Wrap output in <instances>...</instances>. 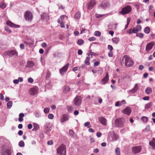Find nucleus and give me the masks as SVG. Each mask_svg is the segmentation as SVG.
<instances>
[{
    "instance_id": "obj_1",
    "label": "nucleus",
    "mask_w": 155,
    "mask_h": 155,
    "mask_svg": "<svg viewBox=\"0 0 155 155\" xmlns=\"http://www.w3.org/2000/svg\"><path fill=\"white\" fill-rule=\"evenodd\" d=\"M121 65L127 67L132 66L134 64L133 60L128 55H125L121 61Z\"/></svg>"
},
{
    "instance_id": "obj_2",
    "label": "nucleus",
    "mask_w": 155,
    "mask_h": 155,
    "mask_svg": "<svg viewBox=\"0 0 155 155\" xmlns=\"http://www.w3.org/2000/svg\"><path fill=\"white\" fill-rule=\"evenodd\" d=\"M126 120L124 118L117 119L114 121L115 124L117 127H122L124 126Z\"/></svg>"
},
{
    "instance_id": "obj_3",
    "label": "nucleus",
    "mask_w": 155,
    "mask_h": 155,
    "mask_svg": "<svg viewBox=\"0 0 155 155\" xmlns=\"http://www.w3.org/2000/svg\"><path fill=\"white\" fill-rule=\"evenodd\" d=\"M66 147L63 144H61L57 149L58 155H65Z\"/></svg>"
},
{
    "instance_id": "obj_4",
    "label": "nucleus",
    "mask_w": 155,
    "mask_h": 155,
    "mask_svg": "<svg viewBox=\"0 0 155 155\" xmlns=\"http://www.w3.org/2000/svg\"><path fill=\"white\" fill-rule=\"evenodd\" d=\"M132 10V8L130 6H127L123 8L121 11L119 12L120 14L123 15L127 14L130 13Z\"/></svg>"
},
{
    "instance_id": "obj_5",
    "label": "nucleus",
    "mask_w": 155,
    "mask_h": 155,
    "mask_svg": "<svg viewBox=\"0 0 155 155\" xmlns=\"http://www.w3.org/2000/svg\"><path fill=\"white\" fill-rule=\"evenodd\" d=\"M24 17L26 21L31 22L33 19V16L32 13L31 12L27 11L25 13Z\"/></svg>"
},
{
    "instance_id": "obj_6",
    "label": "nucleus",
    "mask_w": 155,
    "mask_h": 155,
    "mask_svg": "<svg viewBox=\"0 0 155 155\" xmlns=\"http://www.w3.org/2000/svg\"><path fill=\"white\" fill-rule=\"evenodd\" d=\"M73 102L74 105L76 106L80 105L82 102V98L80 96H77L74 99Z\"/></svg>"
},
{
    "instance_id": "obj_7",
    "label": "nucleus",
    "mask_w": 155,
    "mask_h": 155,
    "mask_svg": "<svg viewBox=\"0 0 155 155\" xmlns=\"http://www.w3.org/2000/svg\"><path fill=\"white\" fill-rule=\"evenodd\" d=\"M69 64L68 63L60 69L59 72L61 75H63L67 71L69 67Z\"/></svg>"
},
{
    "instance_id": "obj_8",
    "label": "nucleus",
    "mask_w": 155,
    "mask_h": 155,
    "mask_svg": "<svg viewBox=\"0 0 155 155\" xmlns=\"http://www.w3.org/2000/svg\"><path fill=\"white\" fill-rule=\"evenodd\" d=\"M141 150L142 148L140 146L134 147L132 148V151L134 154L140 153Z\"/></svg>"
},
{
    "instance_id": "obj_9",
    "label": "nucleus",
    "mask_w": 155,
    "mask_h": 155,
    "mask_svg": "<svg viewBox=\"0 0 155 155\" xmlns=\"http://www.w3.org/2000/svg\"><path fill=\"white\" fill-rule=\"evenodd\" d=\"M6 53L8 55L11 57L17 56L18 54V52L14 50L8 51L6 52Z\"/></svg>"
},
{
    "instance_id": "obj_10",
    "label": "nucleus",
    "mask_w": 155,
    "mask_h": 155,
    "mask_svg": "<svg viewBox=\"0 0 155 155\" xmlns=\"http://www.w3.org/2000/svg\"><path fill=\"white\" fill-rule=\"evenodd\" d=\"M109 80V76L108 73L107 72L105 76L101 80V82L102 84H106Z\"/></svg>"
},
{
    "instance_id": "obj_11",
    "label": "nucleus",
    "mask_w": 155,
    "mask_h": 155,
    "mask_svg": "<svg viewBox=\"0 0 155 155\" xmlns=\"http://www.w3.org/2000/svg\"><path fill=\"white\" fill-rule=\"evenodd\" d=\"M98 119L100 122L103 125L106 126L107 125V120L104 117H98Z\"/></svg>"
},
{
    "instance_id": "obj_12",
    "label": "nucleus",
    "mask_w": 155,
    "mask_h": 155,
    "mask_svg": "<svg viewBox=\"0 0 155 155\" xmlns=\"http://www.w3.org/2000/svg\"><path fill=\"white\" fill-rule=\"evenodd\" d=\"M29 92L31 95H35L38 93L37 89L36 88H31L29 90Z\"/></svg>"
},
{
    "instance_id": "obj_13",
    "label": "nucleus",
    "mask_w": 155,
    "mask_h": 155,
    "mask_svg": "<svg viewBox=\"0 0 155 155\" xmlns=\"http://www.w3.org/2000/svg\"><path fill=\"white\" fill-rule=\"evenodd\" d=\"M96 5L95 1L94 0H91L88 4L87 8L88 9H91Z\"/></svg>"
},
{
    "instance_id": "obj_14",
    "label": "nucleus",
    "mask_w": 155,
    "mask_h": 155,
    "mask_svg": "<svg viewBox=\"0 0 155 155\" xmlns=\"http://www.w3.org/2000/svg\"><path fill=\"white\" fill-rule=\"evenodd\" d=\"M123 112L124 114L129 115L131 112V109L129 107H127L123 110Z\"/></svg>"
},
{
    "instance_id": "obj_15",
    "label": "nucleus",
    "mask_w": 155,
    "mask_h": 155,
    "mask_svg": "<svg viewBox=\"0 0 155 155\" xmlns=\"http://www.w3.org/2000/svg\"><path fill=\"white\" fill-rule=\"evenodd\" d=\"M141 27L140 25H137L135 27L133 28L132 29V32L133 33H137V32L141 31Z\"/></svg>"
},
{
    "instance_id": "obj_16",
    "label": "nucleus",
    "mask_w": 155,
    "mask_h": 155,
    "mask_svg": "<svg viewBox=\"0 0 155 155\" xmlns=\"http://www.w3.org/2000/svg\"><path fill=\"white\" fill-rule=\"evenodd\" d=\"M6 24L8 25L9 26L12 27L14 28H19L20 27L19 25H16L9 21H7Z\"/></svg>"
},
{
    "instance_id": "obj_17",
    "label": "nucleus",
    "mask_w": 155,
    "mask_h": 155,
    "mask_svg": "<svg viewBox=\"0 0 155 155\" xmlns=\"http://www.w3.org/2000/svg\"><path fill=\"white\" fill-rule=\"evenodd\" d=\"M3 155H11L12 154L11 150L10 148H8L3 151L2 153Z\"/></svg>"
},
{
    "instance_id": "obj_18",
    "label": "nucleus",
    "mask_w": 155,
    "mask_h": 155,
    "mask_svg": "<svg viewBox=\"0 0 155 155\" xmlns=\"http://www.w3.org/2000/svg\"><path fill=\"white\" fill-rule=\"evenodd\" d=\"M153 45L154 44L153 43H148L146 46V51H150L152 48Z\"/></svg>"
},
{
    "instance_id": "obj_19",
    "label": "nucleus",
    "mask_w": 155,
    "mask_h": 155,
    "mask_svg": "<svg viewBox=\"0 0 155 155\" xmlns=\"http://www.w3.org/2000/svg\"><path fill=\"white\" fill-rule=\"evenodd\" d=\"M68 119V116L67 115L64 114L61 117V120L62 122H64Z\"/></svg>"
},
{
    "instance_id": "obj_20",
    "label": "nucleus",
    "mask_w": 155,
    "mask_h": 155,
    "mask_svg": "<svg viewBox=\"0 0 155 155\" xmlns=\"http://www.w3.org/2000/svg\"><path fill=\"white\" fill-rule=\"evenodd\" d=\"M34 63L32 61H28L27 62L26 65V68H31L34 65Z\"/></svg>"
},
{
    "instance_id": "obj_21",
    "label": "nucleus",
    "mask_w": 155,
    "mask_h": 155,
    "mask_svg": "<svg viewBox=\"0 0 155 155\" xmlns=\"http://www.w3.org/2000/svg\"><path fill=\"white\" fill-rule=\"evenodd\" d=\"M149 144L153 148L155 149V138H153L152 141L149 142Z\"/></svg>"
},
{
    "instance_id": "obj_22",
    "label": "nucleus",
    "mask_w": 155,
    "mask_h": 155,
    "mask_svg": "<svg viewBox=\"0 0 155 155\" xmlns=\"http://www.w3.org/2000/svg\"><path fill=\"white\" fill-rule=\"evenodd\" d=\"M88 56L86 58V59L85 61V64L87 65H89L90 64V63L89 62V61L90 60V58L89 57L90 54H88Z\"/></svg>"
},
{
    "instance_id": "obj_23",
    "label": "nucleus",
    "mask_w": 155,
    "mask_h": 155,
    "mask_svg": "<svg viewBox=\"0 0 155 155\" xmlns=\"http://www.w3.org/2000/svg\"><path fill=\"white\" fill-rule=\"evenodd\" d=\"M64 16V15H62L61 16V17L58 19V22L59 24L63 22Z\"/></svg>"
},
{
    "instance_id": "obj_24",
    "label": "nucleus",
    "mask_w": 155,
    "mask_h": 155,
    "mask_svg": "<svg viewBox=\"0 0 155 155\" xmlns=\"http://www.w3.org/2000/svg\"><path fill=\"white\" fill-rule=\"evenodd\" d=\"M112 40L114 43L117 44L120 41V39L118 38H114L112 39Z\"/></svg>"
},
{
    "instance_id": "obj_25",
    "label": "nucleus",
    "mask_w": 155,
    "mask_h": 155,
    "mask_svg": "<svg viewBox=\"0 0 155 155\" xmlns=\"http://www.w3.org/2000/svg\"><path fill=\"white\" fill-rule=\"evenodd\" d=\"M19 116L18 121L20 122H22L23 120V117L24 116V114L23 113H21L19 114Z\"/></svg>"
},
{
    "instance_id": "obj_26",
    "label": "nucleus",
    "mask_w": 155,
    "mask_h": 155,
    "mask_svg": "<svg viewBox=\"0 0 155 155\" xmlns=\"http://www.w3.org/2000/svg\"><path fill=\"white\" fill-rule=\"evenodd\" d=\"M117 136L116 135L113 134L112 137V138L111 139V137H109V138L110 141H115L117 139Z\"/></svg>"
},
{
    "instance_id": "obj_27",
    "label": "nucleus",
    "mask_w": 155,
    "mask_h": 155,
    "mask_svg": "<svg viewBox=\"0 0 155 155\" xmlns=\"http://www.w3.org/2000/svg\"><path fill=\"white\" fill-rule=\"evenodd\" d=\"M138 89V87L137 84H136L134 88L132 89L130 91L132 93H134Z\"/></svg>"
},
{
    "instance_id": "obj_28",
    "label": "nucleus",
    "mask_w": 155,
    "mask_h": 155,
    "mask_svg": "<svg viewBox=\"0 0 155 155\" xmlns=\"http://www.w3.org/2000/svg\"><path fill=\"white\" fill-rule=\"evenodd\" d=\"M152 106V103L151 102H150L145 105V109H148L150 108Z\"/></svg>"
},
{
    "instance_id": "obj_29",
    "label": "nucleus",
    "mask_w": 155,
    "mask_h": 155,
    "mask_svg": "<svg viewBox=\"0 0 155 155\" xmlns=\"http://www.w3.org/2000/svg\"><path fill=\"white\" fill-rule=\"evenodd\" d=\"M81 17V13L79 12H78L76 13L74 15V17L75 18L78 19Z\"/></svg>"
},
{
    "instance_id": "obj_30",
    "label": "nucleus",
    "mask_w": 155,
    "mask_h": 155,
    "mask_svg": "<svg viewBox=\"0 0 155 155\" xmlns=\"http://www.w3.org/2000/svg\"><path fill=\"white\" fill-rule=\"evenodd\" d=\"M46 127L47 128V130L48 131H50L51 129V124L49 123L46 124Z\"/></svg>"
},
{
    "instance_id": "obj_31",
    "label": "nucleus",
    "mask_w": 155,
    "mask_h": 155,
    "mask_svg": "<svg viewBox=\"0 0 155 155\" xmlns=\"http://www.w3.org/2000/svg\"><path fill=\"white\" fill-rule=\"evenodd\" d=\"M144 32L147 34H149L150 31V28L149 27H146L144 29Z\"/></svg>"
},
{
    "instance_id": "obj_32",
    "label": "nucleus",
    "mask_w": 155,
    "mask_h": 155,
    "mask_svg": "<svg viewBox=\"0 0 155 155\" xmlns=\"http://www.w3.org/2000/svg\"><path fill=\"white\" fill-rule=\"evenodd\" d=\"M145 92L147 94H150L152 92V89L151 88H147L145 90Z\"/></svg>"
},
{
    "instance_id": "obj_33",
    "label": "nucleus",
    "mask_w": 155,
    "mask_h": 155,
    "mask_svg": "<svg viewBox=\"0 0 155 155\" xmlns=\"http://www.w3.org/2000/svg\"><path fill=\"white\" fill-rule=\"evenodd\" d=\"M70 89L68 86H65L64 88V91L65 92H67L70 91Z\"/></svg>"
},
{
    "instance_id": "obj_34",
    "label": "nucleus",
    "mask_w": 155,
    "mask_h": 155,
    "mask_svg": "<svg viewBox=\"0 0 155 155\" xmlns=\"http://www.w3.org/2000/svg\"><path fill=\"white\" fill-rule=\"evenodd\" d=\"M34 128L32 130H37L39 128L38 125L37 124H34Z\"/></svg>"
},
{
    "instance_id": "obj_35",
    "label": "nucleus",
    "mask_w": 155,
    "mask_h": 155,
    "mask_svg": "<svg viewBox=\"0 0 155 155\" xmlns=\"http://www.w3.org/2000/svg\"><path fill=\"white\" fill-rule=\"evenodd\" d=\"M115 152L117 155H120V150L119 148H117L115 150Z\"/></svg>"
},
{
    "instance_id": "obj_36",
    "label": "nucleus",
    "mask_w": 155,
    "mask_h": 155,
    "mask_svg": "<svg viewBox=\"0 0 155 155\" xmlns=\"http://www.w3.org/2000/svg\"><path fill=\"white\" fill-rule=\"evenodd\" d=\"M141 120L144 122H147L148 120V118L146 117L143 116L141 118Z\"/></svg>"
},
{
    "instance_id": "obj_37",
    "label": "nucleus",
    "mask_w": 155,
    "mask_h": 155,
    "mask_svg": "<svg viewBox=\"0 0 155 155\" xmlns=\"http://www.w3.org/2000/svg\"><path fill=\"white\" fill-rule=\"evenodd\" d=\"M12 101H9L8 102L7 104V105L9 108H10L12 106Z\"/></svg>"
},
{
    "instance_id": "obj_38",
    "label": "nucleus",
    "mask_w": 155,
    "mask_h": 155,
    "mask_svg": "<svg viewBox=\"0 0 155 155\" xmlns=\"http://www.w3.org/2000/svg\"><path fill=\"white\" fill-rule=\"evenodd\" d=\"M84 42V41L82 39H79L77 41V44L78 45H80L83 44Z\"/></svg>"
},
{
    "instance_id": "obj_39",
    "label": "nucleus",
    "mask_w": 155,
    "mask_h": 155,
    "mask_svg": "<svg viewBox=\"0 0 155 155\" xmlns=\"http://www.w3.org/2000/svg\"><path fill=\"white\" fill-rule=\"evenodd\" d=\"M136 36L140 38H143V37L144 35L141 33H137Z\"/></svg>"
},
{
    "instance_id": "obj_40",
    "label": "nucleus",
    "mask_w": 155,
    "mask_h": 155,
    "mask_svg": "<svg viewBox=\"0 0 155 155\" xmlns=\"http://www.w3.org/2000/svg\"><path fill=\"white\" fill-rule=\"evenodd\" d=\"M6 5L3 2L0 3V8L3 9L5 8Z\"/></svg>"
},
{
    "instance_id": "obj_41",
    "label": "nucleus",
    "mask_w": 155,
    "mask_h": 155,
    "mask_svg": "<svg viewBox=\"0 0 155 155\" xmlns=\"http://www.w3.org/2000/svg\"><path fill=\"white\" fill-rule=\"evenodd\" d=\"M18 144L20 147H22L24 146L25 143L24 141H21L19 142Z\"/></svg>"
},
{
    "instance_id": "obj_42",
    "label": "nucleus",
    "mask_w": 155,
    "mask_h": 155,
    "mask_svg": "<svg viewBox=\"0 0 155 155\" xmlns=\"http://www.w3.org/2000/svg\"><path fill=\"white\" fill-rule=\"evenodd\" d=\"M101 35V33L100 32L97 31L95 32H94V35L96 36H99Z\"/></svg>"
},
{
    "instance_id": "obj_43",
    "label": "nucleus",
    "mask_w": 155,
    "mask_h": 155,
    "mask_svg": "<svg viewBox=\"0 0 155 155\" xmlns=\"http://www.w3.org/2000/svg\"><path fill=\"white\" fill-rule=\"evenodd\" d=\"M50 109L49 108H45L44 109V111L45 113L48 114V113Z\"/></svg>"
},
{
    "instance_id": "obj_44",
    "label": "nucleus",
    "mask_w": 155,
    "mask_h": 155,
    "mask_svg": "<svg viewBox=\"0 0 155 155\" xmlns=\"http://www.w3.org/2000/svg\"><path fill=\"white\" fill-rule=\"evenodd\" d=\"M48 117L49 119H52L54 118V116L51 114H50L48 115Z\"/></svg>"
},
{
    "instance_id": "obj_45",
    "label": "nucleus",
    "mask_w": 155,
    "mask_h": 155,
    "mask_svg": "<svg viewBox=\"0 0 155 155\" xmlns=\"http://www.w3.org/2000/svg\"><path fill=\"white\" fill-rule=\"evenodd\" d=\"M51 75V73L49 71H48L47 72L46 78L47 79H48L50 78Z\"/></svg>"
},
{
    "instance_id": "obj_46",
    "label": "nucleus",
    "mask_w": 155,
    "mask_h": 155,
    "mask_svg": "<svg viewBox=\"0 0 155 155\" xmlns=\"http://www.w3.org/2000/svg\"><path fill=\"white\" fill-rule=\"evenodd\" d=\"M73 107L71 106H69L68 108V111L71 112L72 110H73Z\"/></svg>"
},
{
    "instance_id": "obj_47",
    "label": "nucleus",
    "mask_w": 155,
    "mask_h": 155,
    "mask_svg": "<svg viewBox=\"0 0 155 155\" xmlns=\"http://www.w3.org/2000/svg\"><path fill=\"white\" fill-rule=\"evenodd\" d=\"M100 64V62L99 61H97L95 62L94 64V67L98 66Z\"/></svg>"
},
{
    "instance_id": "obj_48",
    "label": "nucleus",
    "mask_w": 155,
    "mask_h": 155,
    "mask_svg": "<svg viewBox=\"0 0 155 155\" xmlns=\"http://www.w3.org/2000/svg\"><path fill=\"white\" fill-rule=\"evenodd\" d=\"M28 81L29 83H32L33 82L34 80L32 78H30L28 79Z\"/></svg>"
},
{
    "instance_id": "obj_49",
    "label": "nucleus",
    "mask_w": 155,
    "mask_h": 155,
    "mask_svg": "<svg viewBox=\"0 0 155 155\" xmlns=\"http://www.w3.org/2000/svg\"><path fill=\"white\" fill-rule=\"evenodd\" d=\"M96 39L94 37H90L88 38V40L90 41H92L95 40Z\"/></svg>"
},
{
    "instance_id": "obj_50",
    "label": "nucleus",
    "mask_w": 155,
    "mask_h": 155,
    "mask_svg": "<svg viewBox=\"0 0 155 155\" xmlns=\"http://www.w3.org/2000/svg\"><path fill=\"white\" fill-rule=\"evenodd\" d=\"M5 29L6 31L8 32L9 33H11L12 32L11 31L9 28L8 27H5Z\"/></svg>"
},
{
    "instance_id": "obj_51",
    "label": "nucleus",
    "mask_w": 155,
    "mask_h": 155,
    "mask_svg": "<svg viewBox=\"0 0 155 155\" xmlns=\"http://www.w3.org/2000/svg\"><path fill=\"white\" fill-rule=\"evenodd\" d=\"M108 56L110 57H112L113 56V52L112 51H110L108 53Z\"/></svg>"
},
{
    "instance_id": "obj_52",
    "label": "nucleus",
    "mask_w": 155,
    "mask_h": 155,
    "mask_svg": "<svg viewBox=\"0 0 155 155\" xmlns=\"http://www.w3.org/2000/svg\"><path fill=\"white\" fill-rule=\"evenodd\" d=\"M69 134L70 135L73 136L74 133L73 130H70L69 131Z\"/></svg>"
},
{
    "instance_id": "obj_53",
    "label": "nucleus",
    "mask_w": 155,
    "mask_h": 155,
    "mask_svg": "<svg viewBox=\"0 0 155 155\" xmlns=\"http://www.w3.org/2000/svg\"><path fill=\"white\" fill-rule=\"evenodd\" d=\"M108 49L110 51H112L113 49V48L111 45H109L108 46Z\"/></svg>"
},
{
    "instance_id": "obj_54",
    "label": "nucleus",
    "mask_w": 155,
    "mask_h": 155,
    "mask_svg": "<svg viewBox=\"0 0 155 155\" xmlns=\"http://www.w3.org/2000/svg\"><path fill=\"white\" fill-rule=\"evenodd\" d=\"M127 33L129 34H131L133 33L132 32V30L131 28H130L129 30H127Z\"/></svg>"
},
{
    "instance_id": "obj_55",
    "label": "nucleus",
    "mask_w": 155,
    "mask_h": 155,
    "mask_svg": "<svg viewBox=\"0 0 155 155\" xmlns=\"http://www.w3.org/2000/svg\"><path fill=\"white\" fill-rule=\"evenodd\" d=\"M98 54H97V53H95V52H91V58L92 57V55H98Z\"/></svg>"
},
{
    "instance_id": "obj_56",
    "label": "nucleus",
    "mask_w": 155,
    "mask_h": 155,
    "mask_svg": "<svg viewBox=\"0 0 155 155\" xmlns=\"http://www.w3.org/2000/svg\"><path fill=\"white\" fill-rule=\"evenodd\" d=\"M83 83V81L80 80L79 81H78V82L77 84L79 86H80L81 85V84H82V83Z\"/></svg>"
},
{
    "instance_id": "obj_57",
    "label": "nucleus",
    "mask_w": 155,
    "mask_h": 155,
    "mask_svg": "<svg viewBox=\"0 0 155 155\" xmlns=\"http://www.w3.org/2000/svg\"><path fill=\"white\" fill-rule=\"evenodd\" d=\"M90 124V122H87L85 123L84 124V125L85 127H87Z\"/></svg>"
},
{
    "instance_id": "obj_58",
    "label": "nucleus",
    "mask_w": 155,
    "mask_h": 155,
    "mask_svg": "<svg viewBox=\"0 0 155 155\" xmlns=\"http://www.w3.org/2000/svg\"><path fill=\"white\" fill-rule=\"evenodd\" d=\"M143 66L142 65H140L139 67V69L142 70L143 69Z\"/></svg>"
},
{
    "instance_id": "obj_59",
    "label": "nucleus",
    "mask_w": 155,
    "mask_h": 155,
    "mask_svg": "<svg viewBox=\"0 0 155 155\" xmlns=\"http://www.w3.org/2000/svg\"><path fill=\"white\" fill-rule=\"evenodd\" d=\"M126 103L125 101L124 100H122L121 101H120V105H121L122 104H125Z\"/></svg>"
},
{
    "instance_id": "obj_60",
    "label": "nucleus",
    "mask_w": 155,
    "mask_h": 155,
    "mask_svg": "<svg viewBox=\"0 0 155 155\" xmlns=\"http://www.w3.org/2000/svg\"><path fill=\"white\" fill-rule=\"evenodd\" d=\"M20 48L22 49H25L24 45L23 44H21L20 45Z\"/></svg>"
},
{
    "instance_id": "obj_61",
    "label": "nucleus",
    "mask_w": 155,
    "mask_h": 155,
    "mask_svg": "<svg viewBox=\"0 0 155 155\" xmlns=\"http://www.w3.org/2000/svg\"><path fill=\"white\" fill-rule=\"evenodd\" d=\"M82 51L81 49L79 50L78 51V53L79 55H81L82 54Z\"/></svg>"
},
{
    "instance_id": "obj_62",
    "label": "nucleus",
    "mask_w": 155,
    "mask_h": 155,
    "mask_svg": "<svg viewBox=\"0 0 155 155\" xmlns=\"http://www.w3.org/2000/svg\"><path fill=\"white\" fill-rule=\"evenodd\" d=\"M149 96H146L143 98V99L144 100H148L149 99Z\"/></svg>"
},
{
    "instance_id": "obj_63",
    "label": "nucleus",
    "mask_w": 155,
    "mask_h": 155,
    "mask_svg": "<svg viewBox=\"0 0 155 155\" xmlns=\"http://www.w3.org/2000/svg\"><path fill=\"white\" fill-rule=\"evenodd\" d=\"M18 134L19 135L21 136L23 134V132L22 131L20 130L18 132Z\"/></svg>"
},
{
    "instance_id": "obj_64",
    "label": "nucleus",
    "mask_w": 155,
    "mask_h": 155,
    "mask_svg": "<svg viewBox=\"0 0 155 155\" xmlns=\"http://www.w3.org/2000/svg\"><path fill=\"white\" fill-rule=\"evenodd\" d=\"M102 135V134L99 132L97 133V136L98 137H100Z\"/></svg>"
}]
</instances>
